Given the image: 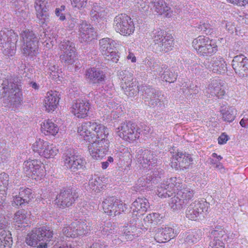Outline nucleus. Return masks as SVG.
Here are the masks:
<instances>
[{"label": "nucleus", "instance_id": "4d7b16f0", "mask_svg": "<svg viewBox=\"0 0 248 248\" xmlns=\"http://www.w3.org/2000/svg\"><path fill=\"white\" fill-rule=\"evenodd\" d=\"M4 233H2V235H1L3 238V239L1 240V243L5 247H10L13 243V240L11 237L12 233H8V234H6L5 236H4Z\"/></svg>", "mask_w": 248, "mask_h": 248}, {"label": "nucleus", "instance_id": "cd10ccee", "mask_svg": "<svg viewBox=\"0 0 248 248\" xmlns=\"http://www.w3.org/2000/svg\"><path fill=\"white\" fill-rule=\"evenodd\" d=\"M87 231V226L83 222L79 221L72 222L70 226L64 228L62 230L63 232H78Z\"/></svg>", "mask_w": 248, "mask_h": 248}, {"label": "nucleus", "instance_id": "39448f33", "mask_svg": "<svg viewBox=\"0 0 248 248\" xmlns=\"http://www.w3.org/2000/svg\"><path fill=\"white\" fill-rule=\"evenodd\" d=\"M62 161L64 166L73 172H80L86 168L85 160L77 155L74 150L71 148L64 151L62 155Z\"/></svg>", "mask_w": 248, "mask_h": 248}, {"label": "nucleus", "instance_id": "e2e57ef3", "mask_svg": "<svg viewBox=\"0 0 248 248\" xmlns=\"http://www.w3.org/2000/svg\"><path fill=\"white\" fill-rule=\"evenodd\" d=\"M9 175L6 173L0 174V186L6 187L9 184Z\"/></svg>", "mask_w": 248, "mask_h": 248}, {"label": "nucleus", "instance_id": "473e14b6", "mask_svg": "<svg viewBox=\"0 0 248 248\" xmlns=\"http://www.w3.org/2000/svg\"><path fill=\"white\" fill-rule=\"evenodd\" d=\"M105 183L100 177L95 176L89 180V186L93 190L98 192L106 187Z\"/></svg>", "mask_w": 248, "mask_h": 248}, {"label": "nucleus", "instance_id": "2eb2a0df", "mask_svg": "<svg viewBox=\"0 0 248 248\" xmlns=\"http://www.w3.org/2000/svg\"><path fill=\"white\" fill-rule=\"evenodd\" d=\"M104 212L109 216H115L123 212V204L114 197H109L106 199L102 203Z\"/></svg>", "mask_w": 248, "mask_h": 248}, {"label": "nucleus", "instance_id": "c756f323", "mask_svg": "<svg viewBox=\"0 0 248 248\" xmlns=\"http://www.w3.org/2000/svg\"><path fill=\"white\" fill-rule=\"evenodd\" d=\"M153 5V7L156 13L159 15H162L167 13L166 15L168 13V11L170 9V7L167 5L164 0H153L151 2Z\"/></svg>", "mask_w": 248, "mask_h": 248}, {"label": "nucleus", "instance_id": "393cba45", "mask_svg": "<svg viewBox=\"0 0 248 248\" xmlns=\"http://www.w3.org/2000/svg\"><path fill=\"white\" fill-rule=\"evenodd\" d=\"M150 107L155 108L156 110H162L164 108V104L163 100V96L160 92L157 90L147 101Z\"/></svg>", "mask_w": 248, "mask_h": 248}, {"label": "nucleus", "instance_id": "ea45409f", "mask_svg": "<svg viewBox=\"0 0 248 248\" xmlns=\"http://www.w3.org/2000/svg\"><path fill=\"white\" fill-rule=\"evenodd\" d=\"M163 70H164V71L161 74V77L163 80L169 83H173L176 81L178 76L177 73L175 72L172 70L167 69V66L166 69Z\"/></svg>", "mask_w": 248, "mask_h": 248}, {"label": "nucleus", "instance_id": "f03ea898", "mask_svg": "<svg viewBox=\"0 0 248 248\" xmlns=\"http://www.w3.org/2000/svg\"><path fill=\"white\" fill-rule=\"evenodd\" d=\"M21 85L14 83L12 79H0V96L6 97L7 105L17 107L22 101Z\"/></svg>", "mask_w": 248, "mask_h": 248}, {"label": "nucleus", "instance_id": "052dcab7", "mask_svg": "<svg viewBox=\"0 0 248 248\" xmlns=\"http://www.w3.org/2000/svg\"><path fill=\"white\" fill-rule=\"evenodd\" d=\"M200 238L199 233H189L186 237V241L189 243H196Z\"/></svg>", "mask_w": 248, "mask_h": 248}, {"label": "nucleus", "instance_id": "4be33fe9", "mask_svg": "<svg viewBox=\"0 0 248 248\" xmlns=\"http://www.w3.org/2000/svg\"><path fill=\"white\" fill-rule=\"evenodd\" d=\"M60 94L56 91L48 92L44 101V105L48 112L54 111L58 105Z\"/></svg>", "mask_w": 248, "mask_h": 248}, {"label": "nucleus", "instance_id": "6e6d98bb", "mask_svg": "<svg viewBox=\"0 0 248 248\" xmlns=\"http://www.w3.org/2000/svg\"><path fill=\"white\" fill-rule=\"evenodd\" d=\"M115 225L110 221L105 222L104 225L100 227L99 231L104 232H110V231H114L115 229Z\"/></svg>", "mask_w": 248, "mask_h": 248}, {"label": "nucleus", "instance_id": "8fccbe9b", "mask_svg": "<svg viewBox=\"0 0 248 248\" xmlns=\"http://www.w3.org/2000/svg\"><path fill=\"white\" fill-rule=\"evenodd\" d=\"M60 48L63 52H68L69 51H76L75 44L68 40H64L62 42L60 45Z\"/></svg>", "mask_w": 248, "mask_h": 248}, {"label": "nucleus", "instance_id": "a19ab883", "mask_svg": "<svg viewBox=\"0 0 248 248\" xmlns=\"http://www.w3.org/2000/svg\"><path fill=\"white\" fill-rule=\"evenodd\" d=\"M222 118L224 121L231 123L235 117V111L232 108H225L221 110Z\"/></svg>", "mask_w": 248, "mask_h": 248}, {"label": "nucleus", "instance_id": "49530a36", "mask_svg": "<svg viewBox=\"0 0 248 248\" xmlns=\"http://www.w3.org/2000/svg\"><path fill=\"white\" fill-rule=\"evenodd\" d=\"M181 179L179 178L171 177L165 183L167 186V187L169 188L171 190L174 192V188H176L177 190H179L181 188Z\"/></svg>", "mask_w": 248, "mask_h": 248}, {"label": "nucleus", "instance_id": "603ef678", "mask_svg": "<svg viewBox=\"0 0 248 248\" xmlns=\"http://www.w3.org/2000/svg\"><path fill=\"white\" fill-rule=\"evenodd\" d=\"M134 6L135 10L142 13L148 11L149 8L146 0H136Z\"/></svg>", "mask_w": 248, "mask_h": 248}, {"label": "nucleus", "instance_id": "2f4dec72", "mask_svg": "<svg viewBox=\"0 0 248 248\" xmlns=\"http://www.w3.org/2000/svg\"><path fill=\"white\" fill-rule=\"evenodd\" d=\"M156 91L157 90L155 88L146 85H141L139 89V92L141 93L142 98L145 102L147 101L155 93H156Z\"/></svg>", "mask_w": 248, "mask_h": 248}, {"label": "nucleus", "instance_id": "09e8293b", "mask_svg": "<svg viewBox=\"0 0 248 248\" xmlns=\"http://www.w3.org/2000/svg\"><path fill=\"white\" fill-rule=\"evenodd\" d=\"M78 21V19L74 16H72L71 15H67L66 19L64 21L63 24L66 29L72 30L74 28L76 24H77Z\"/></svg>", "mask_w": 248, "mask_h": 248}, {"label": "nucleus", "instance_id": "79ce46f5", "mask_svg": "<svg viewBox=\"0 0 248 248\" xmlns=\"http://www.w3.org/2000/svg\"><path fill=\"white\" fill-rule=\"evenodd\" d=\"M47 143L48 142L46 141H45L40 139H38L36 140L35 143L32 144V150L35 153L38 154V155L40 156L41 152L46 149Z\"/></svg>", "mask_w": 248, "mask_h": 248}, {"label": "nucleus", "instance_id": "e433bc0d", "mask_svg": "<svg viewBox=\"0 0 248 248\" xmlns=\"http://www.w3.org/2000/svg\"><path fill=\"white\" fill-rule=\"evenodd\" d=\"M174 194V196L171 198L169 202V205L173 210H180L186 204L177 193Z\"/></svg>", "mask_w": 248, "mask_h": 248}, {"label": "nucleus", "instance_id": "f3484780", "mask_svg": "<svg viewBox=\"0 0 248 248\" xmlns=\"http://www.w3.org/2000/svg\"><path fill=\"white\" fill-rule=\"evenodd\" d=\"M232 65L235 73L240 77L248 76V59L241 54L234 57Z\"/></svg>", "mask_w": 248, "mask_h": 248}, {"label": "nucleus", "instance_id": "37998d69", "mask_svg": "<svg viewBox=\"0 0 248 248\" xmlns=\"http://www.w3.org/2000/svg\"><path fill=\"white\" fill-rule=\"evenodd\" d=\"M19 195L21 197L20 198H22L23 201L27 203L30 202L33 196L31 189L23 187H20Z\"/></svg>", "mask_w": 248, "mask_h": 248}, {"label": "nucleus", "instance_id": "1a4fd4ad", "mask_svg": "<svg viewBox=\"0 0 248 248\" xmlns=\"http://www.w3.org/2000/svg\"><path fill=\"white\" fill-rule=\"evenodd\" d=\"M113 27L117 32L124 35H129L135 31L133 20L125 14L118 15L114 18Z\"/></svg>", "mask_w": 248, "mask_h": 248}, {"label": "nucleus", "instance_id": "f704fd0d", "mask_svg": "<svg viewBox=\"0 0 248 248\" xmlns=\"http://www.w3.org/2000/svg\"><path fill=\"white\" fill-rule=\"evenodd\" d=\"M143 63L146 67L154 69L157 73L159 72V75H160V73L164 69H166V65L162 64V65L160 66L158 62L155 61L154 60H150L148 58H146L143 61Z\"/></svg>", "mask_w": 248, "mask_h": 248}, {"label": "nucleus", "instance_id": "72a5a7b5", "mask_svg": "<svg viewBox=\"0 0 248 248\" xmlns=\"http://www.w3.org/2000/svg\"><path fill=\"white\" fill-rule=\"evenodd\" d=\"M46 233H28V235L26 238V243L31 246L35 247L38 244V242L40 241V239L43 237L42 234H44L46 236ZM49 234L47 235V237H49V235L51 233H47Z\"/></svg>", "mask_w": 248, "mask_h": 248}, {"label": "nucleus", "instance_id": "412c9836", "mask_svg": "<svg viewBox=\"0 0 248 248\" xmlns=\"http://www.w3.org/2000/svg\"><path fill=\"white\" fill-rule=\"evenodd\" d=\"M128 71L126 70L124 72H123L124 75L122 78V80L124 81V84H122V88L124 90V93L128 96L132 97L137 94L139 93V87L136 83L131 82L133 80L132 76L130 73L129 76L127 75Z\"/></svg>", "mask_w": 248, "mask_h": 248}, {"label": "nucleus", "instance_id": "a18cd8bd", "mask_svg": "<svg viewBox=\"0 0 248 248\" xmlns=\"http://www.w3.org/2000/svg\"><path fill=\"white\" fill-rule=\"evenodd\" d=\"M47 9H43L38 11H36V16L38 19L39 23L42 26L49 21V15L47 12Z\"/></svg>", "mask_w": 248, "mask_h": 248}, {"label": "nucleus", "instance_id": "3c124183", "mask_svg": "<svg viewBox=\"0 0 248 248\" xmlns=\"http://www.w3.org/2000/svg\"><path fill=\"white\" fill-rule=\"evenodd\" d=\"M9 219L3 215L0 216V232H11V231L9 230L10 226L8 223Z\"/></svg>", "mask_w": 248, "mask_h": 248}, {"label": "nucleus", "instance_id": "423d86ee", "mask_svg": "<svg viewBox=\"0 0 248 248\" xmlns=\"http://www.w3.org/2000/svg\"><path fill=\"white\" fill-rule=\"evenodd\" d=\"M17 40L18 35L13 30L5 28L0 31V44L5 55L12 56L15 53Z\"/></svg>", "mask_w": 248, "mask_h": 248}, {"label": "nucleus", "instance_id": "de8ad7c7", "mask_svg": "<svg viewBox=\"0 0 248 248\" xmlns=\"http://www.w3.org/2000/svg\"><path fill=\"white\" fill-rule=\"evenodd\" d=\"M155 233L154 236L155 240L158 243H165L170 241L171 238L176 236V233Z\"/></svg>", "mask_w": 248, "mask_h": 248}, {"label": "nucleus", "instance_id": "a211bd4d", "mask_svg": "<svg viewBox=\"0 0 248 248\" xmlns=\"http://www.w3.org/2000/svg\"><path fill=\"white\" fill-rule=\"evenodd\" d=\"M223 84V81L218 78L211 79L206 88L208 97L216 96L222 98L225 94Z\"/></svg>", "mask_w": 248, "mask_h": 248}, {"label": "nucleus", "instance_id": "0eeeda50", "mask_svg": "<svg viewBox=\"0 0 248 248\" xmlns=\"http://www.w3.org/2000/svg\"><path fill=\"white\" fill-rule=\"evenodd\" d=\"M116 132L121 138L129 142L138 139L140 135V128L131 121L122 123L117 128Z\"/></svg>", "mask_w": 248, "mask_h": 248}, {"label": "nucleus", "instance_id": "680f3d73", "mask_svg": "<svg viewBox=\"0 0 248 248\" xmlns=\"http://www.w3.org/2000/svg\"><path fill=\"white\" fill-rule=\"evenodd\" d=\"M53 232V231H51L49 228L46 224L43 225L37 226V227L35 228V230H32L31 232Z\"/></svg>", "mask_w": 248, "mask_h": 248}, {"label": "nucleus", "instance_id": "9b49d317", "mask_svg": "<svg viewBox=\"0 0 248 248\" xmlns=\"http://www.w3.org/2000/svg\"><path fill=\"white\" fill-rule=\"evenodd\" d=\"M137 161L144 168L150 169L151 166L155 165L157 162L156 155L154 152L148 149H139L137 151Z\"/></svg>", "mask_w": 248, "mask_h": 248}, {"label": "nucleus", "instance_id": "6ab92c4d", "mask_svg": "<svg viewBox=\"0 0 248 248\" xmlns=\"http://www.w3.org/2000/svg\"><path fill=\"white\" fill-rule=\"evenodd\" d=\"M149 202L145 198H138L132 204L131 208L132 210L131 213L132 218H139L140 216L143 215L149 208Z\"/></svg>", "mask_w": 248, "mask_h": 248}, {"label": "nucleus", "instance_id": "4468645a", "mask_svg": "<svg viewBox=\"0 0 248 248\" xmlns=\"http://www.w3.org/2000/svg\"><path fill=\"white\" fill-rule=\"evenodd\" d=\"M192 161L190 155L178 152L175 155H172L170 166L175 170L186 169L189 167Z\"/></svg>", "mask_w": 248, "mask_h": 248}, {"label": "nucleus", "instance_id": "13d9d810", "mask_svg": "<svg viewBox=\"0 0 248 248\" xmlns=\"http://www.w3.org/2000/svg\"><path fill=\"white\" fill-rule=\"evenodd\" d=\"M214 239L209 243L208 248H224L223 243L218 239H216L215 236H213Z\"/></svg>", "mask_w": 248, "mask_h": 248}, {"label": "nucleus", "instance_id": "ddd939ff", "mask_svg": "<svg viewBox=\"0 0 248 248\" xmlns=\"http://www.w3.org/2000/svg\"><path fill=\"white\" fill-rule=\"evenodd\" d=\"M205 208V202L204 200H198L192 202L187 207L186 211V217L189 219L197 220L204 217L203 212Z\"/></svg>", "mask_w": 248, "mask_h": 248}, {"label": "nucleus", "instance_id": "dca6fc26", "mask_svg": "<svg viewBox=\"0 0 248 248\" xmlns=\"http://www.w3.org/2000/svg\"><path fill=\"white\" fill-rule=\"evenodd\" d=\"M78 31L81 42L88 43L94 39L96 36L94 28L86 21L81 20L80 22Z\"/></svg>", "mask_w": 248, "mask_h": 248}, {"label": "nucleus", "instance_id": "864d4df0", "mask_svg": "<svg viewBox=\"0 0 248 248\" xmlns=\"http://www.w3.org/2000/svg\"><path fill=\"white\" fill-rule=\"evenodd\" d=\"M65 6L61 5L59 7L55 9V14L57 17H59V20L61 21H64L66 19L67 15L65 14Z\"/></svg>", "mask_w": 248, "mask_h": 248}, {"label": "nucleus", "instance_id": "a878e982", "mask_svg": "<svg viewBox=\"0 0 248 248\" xmlns=\"http://www.w3.org/2000/svg\"><path fill=\"white\" fill-rule=\"evenodd\" d=\"M116 43L111 38H104L99 40L100 50L103 55L108 54L109 51L113 50Z\"/></svg>", "mask_w": 248, "mask_h": 248}, {"label": "nucleus", "instance_id": "c9c22d12", "mask_svg": "<svg viewBox=\"0 0 248 248\" xmlns=\"http://www.w3.org/2000/svg\"><path fill=\"white\" fill-rule=\"evenodd\" d=\"M177 194L180 197L181 200H183L185 204H187L193 197L194 193L193 190L190 188H186L179 189Z\"/></svg>", "mask_w": 248, "mask_h": 248}, {"label": "nucleus", "instance_id": "0e129e2a", "mask_svg": "<svg viewBox=\"0 0 248 248\" xmlns=\"http://www.w3.org/2000/svg\"><path fill=\"white\" fill-rule=\"evenodd\" d=\"M145 176L140 177L138 180L136 187L138 189H140L141 187L147 188L150 187V185H147V182H145ZM144 188H143V189ZM141 190H142L141 189Z\"/></svg>", "mask_w": 248, "mask_h": 248}, {"label": "nucleus", "instance_id": "bf43d9fd", "mask_svg": "<svg viewBox=\"0 0 248 248\" xmlns=\"http://www.w3.org/2000/svg\"><path fill=\"white\" fill-rule=\"evenodd\" d=\"M108 60H111L113 62H117L119 60V55L117 52L112 50L109 51L108 54L104 55Z\"/></svg>", "mask_w": 248, "mask_h": 248}, {"label": "nucleus", "instance_id": "774afa93", "mask_svg": "<svg viewBox=\"0 0 248 248\" xmlns=\"http://www.w3.org/2000/svg\"><path fill=\"white\" fill-rule=\"evenodd\" d=\"M174 229L170 226L163 225L162 227H158L154 232H174ZM153 232H154V230Z\"/></svg>", "mask_w": 248, "mask_h": 248}, {"label": "nucleus", "instance_id": "7c9ffc66", "mask_svg": "<svg viewBox=\"0 0 248 248\" xmlns=\"http://www.w3.org/2000/svg\"><path fill=\"white\" fill-rule=\"evenodd\" d=\"M214 41L208 37L200 35L192 41V46L196 50H199L201 47L206 46L207 44L212 43Z\"/></svg>", "mask_w": 248, "mask_h": 248}, {"label": "nucleus", "instance_id": "338daca9", "mask_svg": "<svg viewBox=\"0 0 248 248\" xmlns=\"http://www.w3.org/2000/svg\"><path fill=\"white\" fill-rule=\"evenodd\" d=\"M25 218V215L22 211H18L15 215L14 220L18 224H21V221Z\"/></svg>", "mask_w": 248, "mask_h": 248}, {"label": "nucleus", "instance_id": "c03bdc74", "mask_svg": "<svg viewBox=\"0 0 248 248\" xmlns=\"http://www.w3.org/2000/svg\"><path fill=\"white\" fill-rule=\"evenodd\" d=\"M58 150L53 147L52 145H50L48 143L47 144V147L46 149L44 150L43 152H41V156L44 157L46 158L53 157L55 155H57Z\"/></svg>", "mask_w": 248, "mask_h": 248}, {"label": "nucleus", "instance_id": "6e6552de", "mask_svg": "<svg viewBox=\"0 0 248 248\" xmlns=\"http://www.w3.org/2000/svg\"><path fill=\"white\" fill-rule=\"evenodd\" d=\"M24 43L23 53L26 56L33 57L38 53V39L32 31L26 30L21 33Z\"/></svg>", "mask_w": 248, "mask_h": 248}, {"label": "nucleus", "instance_id": "4c0bfd02", "mask_svg": "<svg viewBox=\"0 0 248 248\" xmlns=\"http://www.w3.org/2000/svg\"><path fill=\"white\" fill-rule=\"evenodd\" d=\"M157 195L161 198L170 197L175 194V192L167 187L165 183H162L158 186L157 190Z\"/></svg>", "mask_w": 248, "mask_h": 248}, {"label": "nucleus", "instance_id": "58836bf2", "mask_svg": "<svg viewBox=\"0 0 248 248\" xmlns=\"http://www.w3.org/2000/svg\"><path fill=\"white\" fill-rule=\"evenodd\" d=\"M77 59L76 51H69L68 52H63L62 54L60 56V60L62 62L65 64H72Z\"/></svg>", "mask_w": 248, "mask_h": 248}, {"label": "nucleus", "instance_id": "bb28decb", "mask_svg": "<svg viewBox=\"0 0 248 248\" xmlns=\"http://www.w3.org/2000/svg\"><path fill=\"white\" fill-rule=\"evenodd\" d=\"M41 129L45 135L50 134L53 136L56 135L59 130L58 125L49 119L45 121L43 124H41Z\"/></svg>", "mask_w": 248, "mask_h": 248}, {"label": "nucleus", "instance_id": "b1692460", "mask_svg": "<svg viewBox=\"0 0 248 248\" xmlns=\"http://www.w3.org/2000/svg\"><path fill=\"white\" fill-rule=\"evenodd\" d=\"M211 71L213 73L219 74H225L227 72V64L222 57L218 56L212 58Z\"/></svg>", "mask_w": 248, "mask_h": 248}, {"label": "nucleus", "instance_id": "9d476101", "mask_svg": "<svg viewBox=\"0 0 248 248\" xmlns=\"http://www.w3.org/2000/svg\"><path fill=\"white\" fill-rule=\"evenodd\" d=\"M23 167L24 173L29 177L36 179L42 178L44 175V167L41 161L37 160L25 161Z\"/></svg>", "mask_w": 248, "mask_h": 248}, {"label": "nucleus", "instance_id": "5701e85b", "mask_svg": "<svg viewBox=\"0 0 248 248\" xmlns=\"http://www.w3.org/2000/svg\"><path fill=\"white\" fill-rule=\"evenodd\" d=\"M85 76L90 83L94 84L101 83L105 81L106 78L104 72L95 67L87 69L86 71Z\"/></svg>", "mask_w": 248, "mask_h": 248}, {"label": "nucleus", "instance_id": "5fc2aeb1", "mask_svg": "<svg viewBox=\"0 0 248 248\" xmlns=\"http://www.w3.org/2000/svg\"><path fill=\"white\" fill-rule=\"evenodd\" d=\"M197 30L198 31H202L203 32H204L205 34H211V32L210 31L211 28V26L209 23L201 22L200 24L196 27Z\"/></svg>", "mask_w": 248, "mask_h": 248}, {"label": "nucleus", "instance_id": "69168bd1", "mask_svg": "<svg viewBox=\"0 0 248 248\" xmlns=\"http://www.w3.org/2000/svg\"><path fill=\"white\" fill-rule=\"evenodd\" d=\"M35 7L36 11H38L43 9H47L46 7L47 2L46 1V0H35Z\"/></svg>", "mask_w": 248, "mask_h": 248}, {"label": "nucleus", "instance_id": "c85d7f7f", "mask_svg": "<svg viewBox=\"0 0 248 248\" xmlns=\"http://www.w3.org/2000/svg\"><path fill=\"white\" fill-rule=\"evenodd\" d=\"M217 50V46L214 42L207 44L206 46L201 47L197 53L202 56H211L215 54Z\"/></svg>", "mask_w": 248, "mask_h": 248}, {"label": "nucleus", "instance_id": "f257e3e1", "mask_svg": "<svg viewBox=\"0 0 248 248\" xmlns=\"http://www.w3.org/2000/svg\"><path fill=\"white\" fill-rule=\"evenodd\" d=\"M78 132L81 138L91 143L88 150L93 158L101 159L108 152L109 141L107 139L108 129L94 121L83 123L78 127Z\"/></svg>", "mask_w": 248, "mask_h": 248}, {"label": "nucleus", "instance_id": "f8f14e48", "mask_svg": "<svg viewBox=\"0 0 248 248\" xmlns=\"http://www.w3.org/2000/svg\"><path fill=\"white\" fill-rule=\"evenodd\" d=\"M78 197L72 188H63L57 196L55 202L59 208H64L71 206Z\"/></svg>", "mask_w": 248, "mask_h": 248}, {"label": "nucleus", "instance_id": "aec40b11", "mask_svg": "<svg viewBox=\"0 0 248 248\" xmlns=\"http://www.w3.org/2000/svg\"><path fill=\"white\" fill-rule=\"evenodd\" d=\"M90 104L86 100H75L72 107V113L78 118H84L88 116Z\"/></svg>", "mask_w": 248, "mask_h": 248}, {"label": "nucleus", "instance_id": "20e7f679", "mask_svg": "<svg viewBox=\"0 0 248 248\" xmlns=\"http://www.w3.org/2000/svg\"><path fill=\"white\" fill-rule=\"evenodd\" d=\"M153 49L155 53L167 52L172 49L173 39L168 35L165 30L160 28L154 29L151 33Z\"/></svg>", "mask_w": 248, "mask_h": 248}, {"label": "nucleus", "instance_id": "7ed1b4c3", "mask_svg": "<svg viewBox=\"0 0 248 248\" xmlns=\"http://www.w3.org/2000/svg\"><path fill=\"white\" fill-rule=\"evenodd\" d=\"M162 217L158 213H153L149 214L144 218L143 221L145 224L144 226L141 223V221L139 218H134L130 220L129 223L127 226H125L124 232H142L148 231L151 232L152 225L153 226L158 223Z\"/></svg>", "mask_w": 248, "mask_h": 248}]
</instances>
